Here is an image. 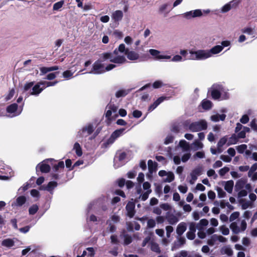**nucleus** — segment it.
<instances>
[{"label":"nucleus","instance_id":"72a5a7b5","mask_svg":"<svg viewBox=\"0 0 257 257\" xmlns=\"http://www.w3.org/2000/svg\"><path fill=\"white\" fill-rule=\"evenodd\" d=\"M130 92L129 90L121 89L117 91L115 93V96L117 98L124 97L126 96Z\"/></svg>","mask_w":257,"mask_h":257},{"label":"nucleus","instance_id":"2f4dec72","mask_svg":"<svg viewBox=\"0 0 257 257\" xmlns=\"http://www.w3.org/2000/svg\"><path fill=\"white\" fill-rule=\"evenodd\" d=\"M221 253L227 254L228 256H231L233 254V251L229 246H225L222 248Z\"/></svg>","mask_w":257,"mask_h":257},{"label":"nucleus","instance_id":"49530a36","mask_svg":"<svg viewBox=\"0 0 257 257\" xmlns=\"http://www.w3.org/2000/svg\"><path fill=\"white\" fill-rule=\"evenodd\" d=\"M247 148V145L242 144L236 147V149L237 152L240 154H242L244 152Z\"/></svg>","mask_w":257,"mask_h":257},{"label":"nucleus","instance_id":"f3484780","mask_svg":"<svg viewBox=\"0 0 257 257\" xmlns=\"http://www.w3.org/2000/svg\"><path fill=\"white\" fill-rule=\"evenodd\" d=\"M201 170L199 168H196L193 170L190 173L191 179L189 181L191 184H193L197 179V176L200 174Z\"/></svg>","mask_w":257,"mask_h":257},{"label":"nucleus","instance_id":"7c9ffc66","mask_svg":"<svg viewBox=\"0 0 257 257\" xmlns=\"http://www.w3.org/2000/svg\"><path fill=\"white\" fill-rule=\"evenodd\" d=\"M73 150H74L75 151V153L76 154V155L80 157V156H81L82 155V149H81V147L80 146V145H79V144L77 142H76L74 146H73Z\"/></svg>","mask_w":257,"mask_h":257},{"label":"nucleus","instance_id":"1a4fd4ad","mask_svg":"<svg viewBox=\"0 0 257 257\" xmlns=\"http://www.w3.org/2000/svg\"><path fill=\"white\" fill-rule=\"evenodd\" d=\"M126 154L121 151H117L114 158V166L115 168L122 166L125 163Z\"/></svg>","mask_w":257,"mask_h":257},{"label":"nucleus","instance_id":"39448f33","mask_svg":"<svg viewBox=\"0 0 257 257\" xmlns=\"http://www.w3.org/2000/svg\"><path fill=\"white\" fill-rule=\"evenodd\" d=\"M125 129L121 128L116 130L110 135V137L101 145L102 148H108L114 143L115 140L124 134Z\"/></svg>","mask_w":257,"mask_h":257},{"label":"nucleus","instance_id":"e2e57ef3","mask_svg":"<svg viewBox=\"0 0 257 257\" xmlns=\"http://www.w3.org/2000/svg\"><path fill=\"white\" fill-rule=\"evenodd\" d=\"M156 225V221L154 219H149L147 221V227L148 228H154Z\"/></svg>","mask_w":257,"mask_h":257},{"label":"nucleus","instance_id":"4be33fe9","mask_svg":"<svg viewBox=\"0 0 257 257\" xmlns=\"http://www.w3.org/2000/svg\"><path fill=\"white\" fill-rule=\"evenodd\" d=\"M208 224V221L206 219H202L196 224V228L198 230H203L204 227Z\"/></svg>","mask_w":257,"mask_h":257},{"label":"nucleus","instance_id":"69168bd1","mask_svg":"<svg viewBox=\"0 0 257 257\" xmlns=\"http://www.w3.org/2000/svg\"><path fill=\"white\" fill-rule=\"evenodd\" d=\"M15 93V89L14 88L10 90L9 94L6 97V100L8 101L10 100L14 96Z\"/></svg>","mask_w":257,"mask_h":257},{"label":"nucleus","instance_id":"473e14b6","mask_svg":"<svg viewBox=\"0 0 257 257\" xmlns=\"http://www.w3.org/2000/svg\"><path fill=\"white\" fill-rule=\"evenodd\" d=\"M151 249L153 251L156 252L157 253H161V249L159 247V244L155 242H152L151 243Z\"/></svg>","mask_w":257,"mask_h":257},{"label":"nucleus","instance_id":"680f3d73","mask_svg":"<svg viewBox=\"0 0 257 257\" xmlns=\"http://www.w3.org/2000/svg\"><path fill=\"white\" fill-rule=\"evenodd\" d=\"M166 235L168 238L171 236V233L173 231L174 228L172 226L168 225L166 227Z\"/></svg>","mask_w":257,"mask_h":257},{"label":"nucleus","instance_id":"4d7b16f0","mask_svg":"<svg viewBox=\"0 0 257 257\" xmlns=\"http://www.w3.org/2000/svg\"><path fill=\"white\" fill-rule=\"evenodd\" d=\"M239 216V212H233L229 217V221L230 222H232L237 218H238Z\"/></svg>","mask_w":257,"mask_h":257},{"label":"nucleus","instance_id":"052dcab7","mask_svg":"<svg viewBox=\"0 0 257 257\" xmlns=\"http://www.w3.org/2000/svg\"><path fill=\"white\" fill-rule=\"evenodd\" d=\"M229 171V168L227 167H224L219 171L220 176H223Z\"/></svg>","mask_w":257,"mask_h":257},{"label":"nucleus","instance_id":"c9c22d12","mask_svg":"<svg viewBox=\"0 0 257 257\" xmlns=\"http://www.w3.org/2000/svg\"><path fill=\"white\" fill-rule=\"evenodd\" d=\"M106 223L108 224V226L106 228V230L110 233L114 232L116 229V226L112 224L109 220L107 221Z\"/></svg>","mask_w":257,"mask_h":257},{"label":"nucleus","instance_id":"58836bf2","mask_svg":"<svg viewBox=\"0 0 257 257\" xmlns=\"http://www.w3.org/2000/svg\"><path fill=\"white\" fill-rule=\"evenodd\" d=\"M123 237L124 238V242H123L124 245H128L132 242L133 239H132V237L131 235L127 234H125L123 235Z\"/></svg>","mask_w":257,"mask_h":257},{"label":"nucleus","instance_id":"c756f323","mask_svg":"<svg viewBox=\"0 0 257 257\" xmlns=\"http://www.w3.org/2000/svg\"><path fill=\"white\" fill-rule=\"evenodd\" d=\"M193 149L195 151L201 149L204 145L199 140H196L192 144Z\"/></svg>","mask_w":257,"mask_h":257},{"label":"nucleus","instance_id":"a878e982","mask_svg":"<svg viewBox=\"0 0 257 257\" xmlns=\"http://www.w3.org/2000/svg\"><path fill=\"white\" fill-rule=\"evenodd\" d=\"M245 183V181L242 179L238 180L235 185V190L236 191H239L242 189L244 187Z\"/></svg>","mask_w":257,"mask_h":257},{"label":"nucleus","instance_id":"09e8293b","mask_svg":"<svg viewBox=\"0 0 257 257\" xmlns=\"http://www.w3.org/2000/svg\"><path fill=\"white\" fill-rule=\"evenodd\" d=\"M58 83L57 81H55L54 82H48V81H42V84L44 88H46L47 87L52 86L55 85Z\"/></svg>","mask_w":257,"mask_h":257},{"label":"nucleus","instance_id":"f03ea898","mask_svg":"<svg viewBox=\"0 0 257 257\" xmlns=\"http://www.w3.org/2000/svg\"><path fill=\"white\" fill-rule=\"evenodd\" d=\"M222 50V47L220 45H215L209 50H191L189 51L190 59L192 60H205L212 57L214 55L219 54Z\"/></svg>","mask_w":257,"mask_h":257},{"label":"nucleus","instance_id":"4468645a","mask_svg":"<svg viewBox=\"0 0 257 257\" xmlns=\"http://www.w3.org/2000/svg\"><path fill=\"white\" fill-rule=\"evenodd\" d=\"M135 204L132 202H129L126 204L125 208L127 211V215L130 218H132L135 215Z\"/></svg>","mask_w":257,"mask_h":257},{"label":"nucleus","instance_id":"6e6d98bb","mask_svg":"<svg viewBox=\"0 0 257 257\" xmlns=\"http://www.w3.org/2000/svg\"><path fill=\"white\" fill-rule=\"evenodd\" d=\"M183 16L186 19H191L192 18H194L193 11H191L184 13L183 14Z\"/></svg>","mask_w":257,"mask_h":257},{"label":"nucleus","instance_id":"5701e85b","mask_svg":"<svg viewBox=\"0 0 257 257\" xmlns=\"http://www.w3.org/2000/svg\"><path fill=\"white\" fill-rule=\"evenodd\" d=\"M234 185V182L232 180H229L224 182V189L229 193H231Z\"/></svg>","mask_w":257,"mask_h":257},{"label":"nucleus","instance_id":"ddd939ff","mask_svg":"<svg viewBox=\"0 0 257 257\" xmlns=\"http://www.w3.org/2000/svg\"><path fill=\"white\" fill-rule=\"evenodd\" d=\"M169 97L161 96L158 98L153 104H152L148 108L149 111H152L154 110L160 104L165 100H168Z\"/></svg>","mask_w":257,"mask_h":257},{"label":"nucleus","instance_id":"79ce46f5","mask_svg":"<svg viewBox=\"0 0 257 257\" xmlns=\"http://www.w3.org/2000/svg\"><path fill=\"white\" fill-rule=\"evenodd\" d=\"M39 209V207L37 205L34 204L31 206L29 209V213L30 215H34L36 213Z\"/></svg>","mask_w":257,"mask_h":257},{"label":"nucleus","instance_id":"a19ab883","mask_svg":"<svg viewBox=\"0 0 257 257\" xmlns=\"http://www.w3.org/2000/svg\"><path fill=\"white\" fill-rule=\"evenodd\" d=\"M149 52L151 55L155 57L156 59L160 60L159 56L161 55L160 54V51L156 49H151L149 50Z\"/></svg>","mask_w":257,"mask_h":257},{"label":"nucleus","instance_id":"6e6552de","mask_svg":"<svg viewBox=\"0 0 257 257\" xmlns=\"http://www.w3.org/2000/svg\"><path fill=\"white\" fill-rule=\"evenodd\" d=\"M23 104L19 106L16 103L9 105L7 106L6 110L8 113L10 114L8 116L12 117L19 115L23 110Z\"/></svg>","mask_w":257,"mask_h":257},{"label":"nucleus","instance_id":"774afa93","mask_svg":"<svg viewBox=\"0 0 257 257\" xmlns=\"http://www.w3.org/2000/svg\"><path fill=\"white\" fill-rule=\"evenodd\" d=\"M253 29L250 27H247L242 30V32L249 35L252 34Z\"/></svg>","mask_w":257,"mask_h":257},{"label":"nucleus","instance_id":"423d86ee","mask_svg":"<svg viewBox=\"0 0 257 257\" xmlns=\"http://www.w3.org/2000/svg\"><path fill=\"white\" fill-rule=\"evenodd\" d=\"M94 125L91 123H88L81 127L77 132L76 138L81 139L82 142L84 139L90 135L94 130Z\"/></svg>","mask_w":257,"mask_h":257},{"label":"nucleus","instance_id":"9b49d317","mask_svg":"<svg viewBox=\"0 0 257 257\" xmlns=\"http://www.w3.org/2000/svg\"><path fill=\"white\" fill-rule=\"evenodd\" d=\"M44 89V88L42 84V81H40L33 85L29 94L32 95L38 96Z\"/></svg>","mask_w":257,"mask_h":257},{"label":"nucleus","instance_id":"de8ad7c7","mask_svg":"<svg viewBox=\"0 0 257 257\" xmlns=\"http://www.w3.org/2000/svg\"><path fill=\"white\" fill-rule=\"evenodd\" d=\"M216 191L217 192L218 198H223L225 196L226 193L223 190V189L221 188L217 187L216 188Z\"/></svg>","mask_w":257,"mask_h":257},{"label":"nucleus","instance_id":"20e7f679","mask_svg":"<svg viewBox=\"0 0 257 257\" xmlns=\"http://www.w3.org/2000/svg\"><path fill=\"white\" fill-rule=\"evenodd\" d=\"M184 124L185 126L188 125L189 130L192 132H198L206 130L208 127V123L205 119H200L198 121L192 122L190 124L186 121Z\"/></svg>","mask_w":257,"mask_h":257},{"label":"nucleus","instance_id":"603ef678","mask_svg":"<svg viewBox=\"0 0 257 257\" xmlns=\"http://www.w3.org/2000/svg\"><path fill=\"white\" fill-rule=\"evenodd\" d=\"M233 2L234 1L225 5L221 9L222 13H226L228 12L231 8V3Z\"/></svg>","mask_w":257,"mask_h":257},{"label":"nucleus","instance_id":"c85d7f7f","mask_svg":"<svg viewBox=\"0 0 257 257\" xmlns=\"http://www.w3.org/2000/svg\"><path fill=\"white\" fill-rule=\"evenodd\" d=\"M167 219L169 223L171 225H174L179 221L178 218L173 214L168 215Z\"/></svg>","mask_w":257,"mask_h":257},{"label":"nucleus","instance_id":"a211bd4d","mask_svg":"<svg viewBox=\"0 0 257 257\" xmlns=\"http://www.w3.org/2000/svg\"><path fill=\"white\" fill-rule=\"evenodd\" d=\"M123 16V13L121 11L117 10L112 13L111 18L114 22H119L122 20Z\"/></svg>","mask_w":257,"mask_h":257},{"label":"nucleus","instance_id":"2eb2a0df","mask_svg":"<svg viewBox=\"0 0 257 257\" xmlns=\"http://www.w3.org/2000/svg\"><path fill=\"white\" fill-rule=\"evenodd\" d=\"M26 202V197L24 196H20L17 198L16 201L12 203V207L22 206Z\"/></svg>","mask_w":257,"mask_h":257},{"label":"nucleus","instance_id":"cd10ccee","mask_svg":"<svg viewBox=\"0 0 257 257\" xmlns=\"http://www.w3.org/2000/svg\"><path fill=\"white\" fill-rule=\"evenodd\" d=\"M15 244V241L13 239L11 238L5 239L2 242V245L4 246L7 247H11Z\"/></svg>","mask_w":257,"mask_h":257},{"label":"nucleus","instance_id":"412c9836","mask_svg":"<svg viewBox=\"0 0 257 257\" xmlns=\"http://www.w3.org/2000/svg\"><path fill=\"white\" fill-rule=\"evenodd\" d=\"M148 165L150 173L152 174L157 171L158 164L156 162H154L152 160H149L148 162Z\"/></svg>","mask_w":257,"mask_h":257},{"label":"nucleus","instance_id":"c03bdc74","mask_svg":"<svg viewBox=\"0 0 257 257\" xmlns=\"http://www.w3.org/2000/svg\"><path fill=\"white\" fill-rule=\"evenodd\" d=\"M227 140L228 138L227 136H224L221 138L218 141L217 147H222L227 143Z\"/></svg>","mask_w":257,"mask_h":257},{"label":"nucleus","instance_id":"3c124183","mask_svg":"<svg viewBox=\"0 0 257 257\" xmlns=\"http://www.w3.org/2000/svg\"><path fill=\"white\" fill-rule=\"evenodd\" d=\"M207 175L209 177H213L214 179H217L218 177L217 175L216 174L215 171L213 169H209L207 172Z\"/></svg>","mask_w":257,"mask_h":257},{"label":"nucleus","instance_id":"aec40b11","mask_svg":"<svg viewBox=\"0 0 257 257\" xmlns=\"http://www.w3.org/2000/svg\"><path fill=\"white\" fill-rule=\"evenodd\" d=\"M226 114H215L212 115L210 116V120L213 122H218L219 120L224 121L226 118Z\"/></svg>","mask_w":257,"mask_h":257},{"label":"nucleus","instance_id":"6ab92c4d","mask_svg":"<svg viewBox=\"0 0 257 257\" xmlns=\"http://www.w3.org/2000/svg\"><path fill=\"white\" fill-rule=\"evenodd\" d=\"M57 183L55 181L50 182L46 186H43L44 189L53 194V190L57 186Z\"/></svg>","mask_w":257,"mask_h":257},{"label":"nucleus","instance_id":"0eeeda50","mask_svg":"<svg viewBox=\"0 0 257 257\" xmlns=\"http://www.w3.org/2000/svg\"><path fill=\"white\" fill-rule=\"evenodd\" d=\"M103 54V53L101 54V59L97 60L93 64L91 70L88 72L84 73L83 74L89 73L95 75H99L104 73V65L103 63V62L105 60H104L102 58Z\"/></svg>","mask_w":257,"mask_h":257},{"label":"nucleus","instance_id":"338daca9","mask_svg":"<svg viewBox=\"0 0 257 257\" xmlns=\"http://www.w3.org/2000/svg\"><path fill=\"white\" fill-rule=\"evenodd\" d=\"M40 75H43L45 74L50 72V67H42L40 68Z\"/></svg>","mask_w":257,"mask_h":257},{"label":"nucleus","instance_id":"dca6fc26","mask_svg":"<svg viewBox=\"0 0 257 257\" xmlns=\"http://www.w3.org/2000/svg\"><path fill=\"white\" fill-rule=\"evenodd\" d=\"M187 225L185 222L180 223L176 228V233L178 236H181L186 230Z\"/></svg>","mask_w":257,"mask_h":257},{"label":"nucleus","instance_id":"8fccbe9b","mask_svg":"<svg viewBox=\"0 0 257 257\" xmlns=\"http://www.w3.org/2000/svg\"><path fill=\"white\" fill-rule=\"evenodd\" d=\"M34 82H30L27 83L25 84L24 87V89L25 91H29V92H31V89H32L33 85H34Z\"/></svg>","mask_w":257,"mask_h":257},{"label":"nucleus","instance_id":"4c0bfd02","mask_svg":"<svg viewBox=\"0 0 257 257\" xmlns=\"http://www.w3.org/2000/svg\"><path fill=\"white\" fill-rule=\"evenodd\" d=\"M238 142V138L235 136V135H233L229 139L228 142L227 143V146H230L232 145L236 144Z\"/></svg>","mask_w":257,"mask_h":257},{"label":"nucleus","instance_id":"b1692460","mask_svg":"<svg viewBox=\"0 0 257 257\" xmlns=\"http://www.w3.org/2000/svg\"><path fill=\"white\" fill-rule=\"evenodd\" d=\"M179 146L182 148L183 152H189L190 151L189 144L184 140H182L179 142Z\"/></svg>","mask_w":257,"mask_h":257},{"label":"nucleus","instance_id":"bb28decb","mask_svg":"<svg viewBox=\"0 0 257 257\" xmlns=\"http://www.w3.org/2000/svg\"><path fill=\"white\" fill-rule=\"evenodd\" d=\"M39 167L40 171L42 173H48L50 170V167L49 165L46 164H39L36 167V170Z\"/></svg>","mask_w":257,"mask_h":257},{"label":"nucleus","instance_id":"a18cd8bd","mask_svg":"<svg viewBox=\"0 0 257 257\" xmlns=\"http://www.w3.org/2000/svg\"><path fill=\"white\" fill-rule=\"evenodd\" d=\"M151 192L152 190L146 191L144 193L140 195L139 199H141L142 201L146 200L148 198L149 195Z\"/></svg>","mask_w":257,"mask_h":257},{"label":"nucleus","instance_id":"864d4df0","mask_svg":"<svg viewBox=\"0 0 257 257\" xmlns=\"http://www.w3.org/2000/svg\"><path fill=\"white\" fill-rule=\"evenodd\" d=\"M64 2L61 1L54 4L53 9L55 11H57L61 8L63 5Z\"/></svg>","mask_w":257,"mask_h":257},{"label":"nucleus","instance_id":"37998d69","mask_svg":"<svg viewBox=\"0 0 257 257\" xmlns=\"http://www.w3.org/2000/svg\"><path fill=\"white\" fill-rule=\"evenodd\" d=\"M174 138H175V137L173 135H172V134L168 135L165 139L164 144L165 145H168L170 143H172L173 142Z\"/></svg>","mask_w":257,"mask_h":257},{"label":"nucleus","instance_id":"bf43d9fd","mask_svg":"<svg viewBox=\"0 0 257 257\" xmlns=\"http://www.w3.org/2000/svg\"><path fill=\"white\" fill-rule=\"evenodd\" d=\"M220 230L221 231L222 234L224 235H227L229 233V229L224 225L220 226Z\"/></svg>","mask_w":257,"mask_h":257},{"label":"nucleus","instance_id":"9d476101","mask_svg":"<svg viewBox=\"0 0 257 257\" xmlns=\"http://www.w3.org/2000/svg\"><path fill=\"white\" fill-rule=\"evenodd\" d=\"M247 224L245 220H242L240 223V227L237 225L236 222H232L230 224V228L234 234H238L240 232H243L246 228Z\"/></svg>","mask_w":257,"mask_h":257},{"label":"nucleus","instance_id":"f257e3e1","mask_svg":"<svg viewBox=\"0 0 257 257\" xmlns=\"http://www.w3.org/2000/svg\"><path fill=\"white\" fill-rule=\"evenodd\" d=\"M126 57L132 61H141L140 54L129 48H126L124 44H121L118 48H116L112 53L106 52L102 54L104 60H109L110 62L121 65L127 62Z\"/></svg>","mask_w":257,"mask_h":257},{"label":"nucleus","instance_id":"ea45409f","mask_svg":"<svg viewBox=\"0 0 257 257\" xmlns=\"http://www.w3.org/2000/svg\"><path fill=\"white\" fill-rule=\"evenodd\" d=\"M212 239L214 240H218L220 242H225L226 241V238L221 235L214 234L212 235Z\"/></svg>","mask_w":257,"mask_h":257},{"label":"nucleus","instance_id":"f8f14e48","mask_svg":"<svg viewBox=\"0 0 257 257\" xmlns=\"http://www.w3.org/2000/svg\"><path fill=\"white\" fill-rule=\"evenodd\" d=\"M196 223L192 222L189 223V231L187 232L186 236L188 239L193 240L195 237V232L196 231Z\"/></svg>","mask_w":257,"mask_h":257},{"label":"nucleus","instance_id":"0e129e2a","mask_svg":"<svg viewBox=\"0 0 257 257\" xmlns=\"http://www.w3.org/2000/svg\"><path fill=\"white\" fill-rule=\"evenodd\" d=\"M183 60L182 57L179 55H175L171 59V61L175 62H182Z\"/></svg>","mask_w":257,"mask_h":257},{"label":"nucleus","instance_id":"e433bc0d","mask_svg":"<svg viewBox=\"0 0 257 257\" xmlns=\"http://www.w3.org/2000/svg\"><path fill=\"white\" fill-rule=\"evenodd\" d=\"M166 176L167 177L163 180L165 182L170 183L174 180V175L172 172H168Z\"/></svg>","mask_w":257,"mask_h":257},{"label":"nucleus","instance_id":"5fc2aeb1","mask_svg":"<svg viewBox=\"0 0 257 257\" xmlns=\"http://www.w3.org/2000/svg\"><path fill=\"white\" fill-rule=\"evenodd\" d=\"M240 203L241 204V208L243 210L246 209L251 205V203L250 202L245 201L243 200H241Z\"/></svg>","mask_w":257,"mask_h":257},{"label":"nucleus","instance_id":"393cba45","mask_svg":"<svg viewBox=\"0 0 257 257\" xmlns=\"http://www.w3.org/2000/svg\"><path fill=\"white\" fill-rule=\"evenodd\" d=\"M201 106L204 109L209 110L212 107V103L210 100L205 99L201 102Z\"/></svg>","mask_w":257,"mask_h":257},{"label":"nucleus","instance_id":"13d9d810","mask_svg":"<svg viewBox=\"0 0 257 257\" xmlns=\"http://www.w3.org/2000/svg\"><path fill=\"white\" fill-rule=\"evenodd\" d=\"M73 72L70 70H66L63 73V77L67 79H70L73 75Z\"/></svg>","mask_w":257,"mask_h":257},{"label":"nucleus","instance_id":"f704fd0d","mask_svg":"<svg viewBox=\"0 0 257 257\" xmlns=\"http://www.w3.org/2000/svg\"><path fill=\"white\" fill-rule=\"evenodd\" d=\"M64 168V163L63 161H60L57 165L53 166V170L54 172H57L59 170H63Z\"/></svg>","mask_w":257,"mask_h":257},{"label":"nucleus","instance_id":"7ed1b4c3","mask_svg":"<svg viewBox=\"0 0 257 257\" xmlns=\"http://www.w3.org/2000/svg\"><path fill=\"white\" fill-rule=\"evenodd\" d=\"M228 89L221 83L213 84L208 89V92L214 100H226L229 98Z\"/></svg>","mask_w":257,"mask_h":257}]
</instances>
